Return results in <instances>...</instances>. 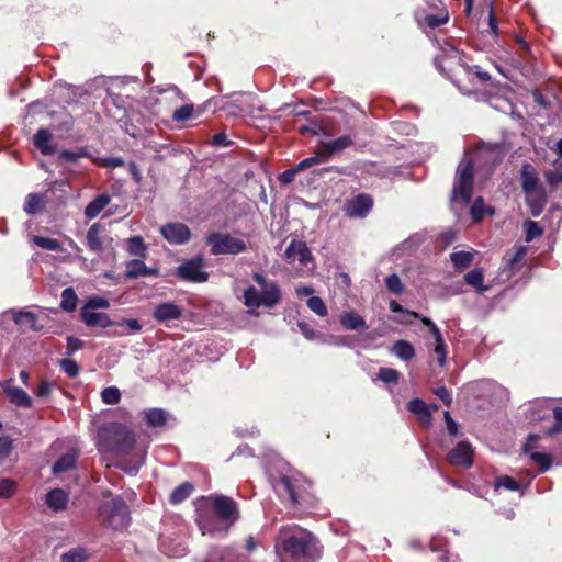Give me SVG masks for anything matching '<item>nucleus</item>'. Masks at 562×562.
Here are the masks:
<instances>
[{"label":"nucleus","mask_w":562,"mask_h":562,"mask_svg":"<svg viewBox=\"0 0 562 562\" xmlns=\"http://www.w3.org/2000/svg\"><path fill=\"white\" fill-rule=\"evenodd\" d=\"M274 551L280 562H314L318 555L315 537L297 525L280 528Z\"/></svg>","instance_id":"obj_1"},{"label":"nucleus","mask_w":562,"mask_h":562,"mask_svg":"<svg viewBox=\"0 0 562 562\" xmlns=\"http://www.w3.org/2000/svg\"><path fill=\"white\" fill-rule=\"evenodd\" d=\"M211 509H202L196 517V524L203 535H215L227 532V530L239 519L237 503L226 495L210 496Z\"/></svg>","instance_id":"obj_2"},{"label":"nucleus","mask_w":562,"mask_h":562,"mask_svg":"<svg viewBox=\"0 0 562 562\" xmlns=\"http://www.w3.org/2000/svg\"><path fill=\"white\" fill-rule=\"evenodd\" d=\"M252 279L260 285L261 290L258 291L252 285L248 286L244 291V304L249 308L274 307L281 301L279 285L274 281H268L260 272H255Z\"/></svg>","instance_id":"obj_3"},{"label":"nucleus","mask_w":562,"mask_h":562,"mask_svg":"<svg viewBox=\"0 0 562 562\" xmlns=\"http://www.w3.org/2000/svg\"><path fill=\"white\" fill-rule=\"evenodd\" d=\"M98 519L105 527L123 530L131 520L128 506L121 496L104 499L98 507Z\"/></svg>","instance_id":"obj_4"},{"label":"nucleus","mask_w":562,"mask_h":562,"mask_svg":"<svg viewBox=\"0 0 562 562\" xmlns=\"http://www.w3.org/2000/svg\"><path fill=\"white\" fill-rule=\"evenodd\" d=\"M473 159L469 153H464V157L460 161L453 182L451 201L467 205L470 203L473 194Z\"/></svg>","instance_id":"obj_5"},{"label":"nucleus","mask_w":562,"mask_h":562,"mask_svg":"<svg viewBox=\"0 0 562 562\" xmlns=\"http://www.w3.org/2000/svg\"><path fill=\"white\" fill-rule=\"evenodd\" d=\"M206 244L211 247L213 256L239 255L247 250V243L228 233L212 232L205 237Z\"/></svg>","instance_id":"obj_6"},{"label":"nucleus","mask_w":562,"mask_h":562,"mask_svg":"<svg viewBox=\"0 0 562 562\" xmlns=\"http://www.w3.org/2000/svg\"><path fill=\"white\" fill-rule=\"evenodd\" d=\"M103 432L109 437V450L120 453H130L135 445V435L127 427L114 424L103 429Z\"/></svg>","instance_id":"obj_7"},{"label":"nucleus","mask_w":562,"mask_h":562,"mask_svg":"<svg viewBox=\"0 0 562 562\" xmlns=\"http://www.w3.org/2000/svg\"><path fill=\"white\" fill-rule=\"evenodd\" d=\"M527 247L519 246L514 252H507L497 273L501 282L508 281L518 273L526 263Z\"/></svg>","instance_id":"obj_8"},{"label":"nucleus","mask_w":562,"mask_h":562,"mask_svg":"<svg viewBox=\"0 0 562 562\" xmlns=\"http://www.w3.org/2000/svg\"><path fill=\"white\" fill-rule=\"evenodd\" d=\"M176 276L190 282H205L209 278V273L203 270V259L201 257L182 262L177 268Z\"/></svg>","instance_id":"obj_9"},{"label":"nucleus","mask_w":562,"mask_h":562,"mask_svg":"<svg viewBox=\"0 0 562 562\" xmlns=\"http://www.w3.org/2000/svg\"><path fill=\"white\" fill-rule=\"evenodd\" d=\"M276 488L279 493L286 494L293 505H300L304 501L303 481L301 477L281 475Z\"/></svg>","instance_id":"obj_10"},{"label":"nucleus","mask_w":562,"mask_h":562,"mask_svg":"<svg viewBox=\"0 0 562 562\" xmlns=\"http://www.w3.org/2000/svg\"><path fill=\"white\" fill-rule=\"evenodd\" d=\"M284 258L289 263L297 260L303 267H308L310 263L314 267V256L303 240L293 239L285 249Z\"/></svg>","instance_id":"obj_11"},{"label":"nucleus","mask_w":562,"mask_h":562,"mask_svg":"<svg viewBox=\"0 0 562 562\" xmlns=\"http://www.w3.org/2000/svg\"><path fill=\"white\" fill-rule=\"evenodd\" d=\"M373 206V200L368 194H358L345 205V213L352 218L366 217Z\"/></svg>","instance_id":"obj_12"},{"label":"nucleus","mask_w":562,"mask_h":562,"mask_svg":"<svg viewBox=\"0 0 562 562\" xmlns=\"http://www.w3.org/2000/svg\"><path fill=\"white\" fill-rule=\"evenodd\" d=\"M162 237L173 245H183L191 237L190 228L182 223H168L160 228Z\"/></svg>","instance_id":"obj_13"},{"label":"nucleus","mask_w":562,"mask_h":562,"mask_svg":"<svg viewBox=\"0 0 562 562\" xmlns=\"http://www.w3.org/2000/svg\"><path fill=\"white\" fill-rule=\"evenodd\" d=\"M447 458L452 465L470 468L473 463L472 446L468 441H460L449 451Z\"/></svg>","instance_id":"obj_14"},{"label":"nucleus","mask_w":562,"mask_h":562,"mask_svg":"<svg viewBox=\"0 0 562 562\" xmlns=\"http://www.w3.org/2000/svg\"><path fill=\"white\" fill-rule=\"evenodd\" d=\"M539 438L540 437L538 435H529L527 442L524 446V452L529 454L530 459L539 464L541 472H546L552 464V458L548 453L535 451Z\"/></svg>","instance_id":"obj_15"},{"label":"nucleus","mask_w":562,"mask_h":562,"mask_svg":"<svg viewBox=\"0 0 562 562\" xmlns=\"http://www.w3.org/2000/svg\"><path fill=\"white\" fill-rule=\"evenodd\" d=\"M418 318H420L422 323L429 328V331L431 333V335L435 339V344H436L434 353L436 356L438 364L440 367H443L447 361V345L443 340V337H442L439 328L431 319H429L427 317H424V316L422 317L419 315Z\"/></svg>","instance_id":"obj_16"},{"label":"nucleus","mask_w":562,"mask_h":562,"mask_svg":"<svg viewBox=\"0 0 562 562\" xmlns=\"http://www.w3.org/2000/svg\"><path fill=\"white\" fill-rule=\"evenodd\" d=\"M182 313V307L175 302H162L155 306L153 317L158 323H167L179 319Z\"/></svg>","instance_id":"obj_17"},{"label":"nucleus","mask_w":562,"mask_h":562,"mask_svg":"<svg viewBox=\"0 0 562 562\" xmlns=\"http://www.w3.org/2000/svg\"><path fill=\"white\" fill-rule=\"evenodd\" d=\"M10 383L11 380L1 383L3 392L10 403L19 407L30 408L32 406V398L29 396V394L20 387L11 386Z\"/></svg>","instance_id":"obj_18"},{"label":"nucleus","mask_w":562,"mask_h":562,"mask_svg":"<svg viewBox=\"0 0 562 562\" xmlns=\"http://www.w3.org/2000/svg\"><path fill=\"white\" fill-rule=\"evenodd\" d=\"M520 180L521 188L525 193L533 192L540 189L538 172L536 168L529 162L522 164L520 168Z\"/></svg>","instance_id":"obj_19"},{"label":"nucleus","mask_w":562,"mask_h":562,"mask_svg":"<svg viewBox=\"0 0 562 562\" xmlns=\"http://www.w3.org/2000/svg\"><path fill=\"white\" fill-rule=\"evenodd\" d=\"M80 316H81V321L88 327L106 328V327L113 325V322L111 321L109 315L103 312L87 311V307H81Z\"/></svg>","instance_id":"obj_20"},{"label":"nucleus","mask_w":562,"mask_h":562,"mask_svg":"<svg viewBox=\"0 0 562 562\" xmlns=\"http://www.w3.org/2000/svg\"><path fill=\"white\" fill-rule=\"evenodd\" d=\"M549 403L543 400H537L528 404L524 409L526 419L530 423H537L546 419L549 416Z\"/></svg>","instance_id":"obj_21"},{"label":"nucleus","mask_w":562,"mask_h":562,"mask_svg":"<svg viewBox=\"0 0 562 562\" xmlns=\"http://www.w3.org/2000/svg\"><path fill=\"white\" fill-rule=\"evenodd\" d=\"M158 270L147 267L142 260L133 259L126 263L125 277L127 279H136L139 277H157Z\"/></svg>","instance_id":"obj_22"},{"label":"nucleus","mask_w":562,"mask_h":562,"mask_svg":"<svg viewBox=\"0 0 562 562\" xmlns=\"http://www.w3.org/2000/svg\"><path fill=\"white\" fill-rule=\"evenodd\" d=\"M407 409L414 414L418 418L419 423L425 427H429L431 425L432 416L430 407L423 400L414 398L409 401Z\"/></svg>","instance_id":"obj_23"},{"label":"nucleus","mask_w":562,"mask_h":562,"mask_svg":"<svg viewBox=\"0 0 562 562\" xmlns=\"http://www.w3.org/2000/svg\"><path fill=\"white\" fill-rule=\"evenodd\" d=\"M526 203L529 206L531 215L535 217L539 216L547 204L544 190L540 188L533 192L526 193Z\"/></svg>","instance_id":"obj_24"},{"label":"nucleus","mask_w":562,"mask_h":562,"mask_svg":"<svg viewBox=\"0 0 562 562\" xmlns=\"http://www.w3.org/2000/svg\"><path fill=\"white\" fill-rule=\"evenodd\" d=\"M68 494L63 488H53L46 495L45 503L54 512L66 509L68 504Z\"/></svg>","instance_id":"obj_25"},{"label":"nucleus","mask_w":562,"mask_h":562,"mask_svg":"<svg viewBox=\"0 0 562 562\" xmlns=\"http://www.w3.org/2000/svg\"><path fill=\"white\" fill-rule=\"evenodd\" d=\"M483 281L484 271L482 268H474L464 276V282L472 286L480 294H483L491 289V286L485 285Z\"/></svg>","instance_id":"obj_26"},{"label":"nucleus","mask_w":562,"mask_h":562,"mask_svg":"<svg viewBox=\"0 0 562 562\" xmlns=\"http://www.w3.org/2000/svg\"><path fill=\"white\" fill-rule=\"evenodd\" d=\"M102 232L103 227L99 223L92 224L87 232V245L88 248L93 252H100L103 249V243L101 239Z\"/></svg>","instance_id":"obj_27"},{"label":"nucleus","mask_w":562,"mask_h":562,"mask_svg":"<svg viewBox=\"0 0 562 562\" xmlns=\"http://www.w3.org/2000/svg\"><path fill=\"white\" fill-rule=\"evenodd\" d=\"M34 145L43 155H52L55 153V146L52 145V134L45 130L40 128L34 135Z\"/></svg>","instance_id":"obj_28"},{"label":"nucleus","mask_w":562,"mask_h":562,"mask_svg":"<svg viewBox=\"0 0 562 562\" xmlns=\"http://www.w3.org/2000/svg\"><path fill=\"white\" fill-rule=\"evenodd\" d=\"M475 250L472 251H454L450 254V260L456 271H463L469 268L474 260Z\"/></svg>","instance_id":"obj_29"},{"label":"nucleus","mask_w":562,"mask_h":562,"mask_svg":"<svg viewBox=\"0 0 562 562\" xmlns=\"http://www.w3.org/2000/svg\"><path fill=\"white\" fill-rule=\"evenodd\" d=\"M340 324L344 328L349 329V330H358V329H367L368 328L364 318L355 312L344 313L340 316Z\"/></svg>","instance_id":"obj_30"},{"label":"nucleus","mask_w":562,"mask_h":562,"mask_svg":"<svg viewBox=\"0 0 562 562\" xmlns=\"http://www.w3.org/2000/svg\"><path fill=\"white\" fill-rule=\"evenodd\" d=\"M13 319L19 326H27L34 331L42 330L43 326L38 324L37 316L29 311L15 312Z\"/></svg>","instance_id":"obj_31"},{"label":"nucleus","mask_w":562,"mask_h":562,"mask_svg":"<svg viewBox=\"0 0 562 562\" xmlns=\"http://www.w3.org/2000/svg\"><path fill=\"white\" fill-rule=\"evenodd\" d=\"M110 203V198L106 194H100L94 198L85 209V215L89 218H95L103 209Z\"/></svg>","instance_id":"obj_32"},{"label":"nucleus","mask_w":562,"mask_h":562,"mask_svg":"<svg viewBox=\"0 0 562 562\" xmlns=\"http://www.w3.org/2000/svg\"><path fill=\"white\" fill-rule=\"evenodd\" d=\"M78 454L76 451H69L63 454L53 465V473L58 474L71 470L76 467Z\"/></svg>","instance_id":"obj_33"},{"label":"nucleus","mask_w":562,"mask_h":562,"mask_svg":"<svg viewBox=\"0 0 562 562\" xmlns=\"http://www.w3.org/2000/svg\"><path fill=\"white\" fill-rule=\"evenodd\" d=\"M392 353L404 361L412 360L416 355L413 345L406 340H397L392 347Z\"/></svg>","instance_id":"obj_34"},{"label":"nucleus","mask_w":562,"mask_h":562,"mask_svg":"<svg viewBox=\"0 0 562 562\" xmlns=\"http://www.w3.org/2000/svg\"><path fill=\"white\" fill-rule=\"evenodd\" d=\"M145 420L150 427H160L167 420V413L161 408H150L144 412Z\"/></svg>","instance_id":"obj_35"},{"label":"nucleus","mask_w":562,"mask_h":562,"mask_svg":"<svg viewBox=\"0 0 562 562\" xmlns=\"http://www.w3.org/2000/svg\"><path fill=\"white\" fill-rule=\"evenodd\" d=\"M194 486L189 483L184 482L177 486L170 494L169 501L171 504H180L183 501H186L193 492Z\"/></svg>","instance_id":"obj_36"},{"label":"nucleus","mask_w":562,"mask_h":562,"mask_svg":"<svg viewBox=\"0 0 562 562\" xmlns=\"http://www.w3.org/2000/svg\"><path fill=\"white\" fill-rule=\"evenodd\" d=\"M353 143L352 138L349 135L340 136L336 139L329 140L324 144V147L327 154L338 153L348 148Z\"/></svg>","instance_id":"obj_37"},{"label":"nucleus","mask_w":562,"mask_h":562,"mask_svg":"<svg viewBox=\"0 0 562 562\" xmlns=\"http://www.w3.org/2000/svg\"><path fill=\"white\" fill-rule=\"evenodd\" d=\"M77 294L72 288H66L61 292L60 307L66 312H74L77 307Z\"/></svg>","instance_id":"obj_38"},{"label":"nucleus","mask_w":562,"mask_h":562,"mask_svg":"<svg viewBox=\"0 0 562 562\" xmlns=\"http://www.w3.org/2000/svg\"><path fill=\"white\" fill-rule=\"evenodd\" d=\"M127 250L130 255L137 257L146 256V245L140 236H133L128 239Z\"/></svg>","instance_id":"obj_39"},{"label":"nucleus","mask_w":562,"mask_h":562,"mask_svg":"<svg viewBox=\"0 0 562 562\" xmlns=\"http://www.w3.org/2000/svg\"><path fill=\"white\" fill-rule=\"evenodd\" d=\"M449 21V13L448 11L442 8L439 13L437 14H427L425 16V22L427 25L431 29L439 27Z\"/></svg>","instance_id":"obj_40"},{"label":"nucleus","mask_w":562,"mask_h":562,"mask_svg":"<svg viewBox=\"0 0 562 562\" xmlns=\"http://www.w3.org/2000/svg\"><path fill=\"white\" fill-rule=\"evenodd\" d=\"M33 241L36 246L45 250L60 251L63 249L60 243L55 238L34 236Z\"/></svg>","instance_id":"obj_41"},{"label":"nucleus","mask_w":562,"mask_h":562,"mask_svg":"<svg viewBox=\"0 0 562 562\" xmlns=\"http://www.w3.org/2000/svg\"><path fill=\"white\" fill-rule=\"evenodd\" d=\"M546 180L550 186H558L562 182V161H554L551 169L546 175Z\"/></svg>","instance_id":"obj_42"},{"label":"nucleus","mask_w":562,"mask_h":562,"mask_svg":"<svg viewBox=\"0 0 562 562\" xmlns=\"http://www.w3.org/2000/svg\"><path fill=\"white\" fill-rule=\"evenodd\" d=\"M385 286L395 295H401L405 291V285L396 273H392L385 279Z\"/></svg>","instance_id":"obj_43"},{"label":"nucleus","mask_w":562,"mask_h":562,"mask_svg":"<svg viewBox=\"0 0 562 562\" xmlns=\"http://www.w3.org/2000/svg\"><path fill=\"white\" fill-rule=\"evenodd\" d=\"M16 483L12 479L0 477V499H9L13 496Z\"/></svg>","instance_id":"obj_44"},{"label":"nucleus","mask_w":562,"mask_h":562,"mask_svg":"<svg viewBox=\"0 0 562 562\" xmlns=\"http://www.w3.org/2000/svg\"><path fill=\"white\" fill-rule=\"evenodd\" d=\"M101 398H102L103 403L109 404V405H114L120 402L121 392L115 386H109V387H105L101 392Z\"/></svg>","instance_id":"obj_45"},{"label":"nucleus","mask_w":562,"mask_h":562,"mask_svg":"<svg viewBox=\"0 0 562 562\" xmlns=\"http://www.w3.org/2000/svg\"><path fill=\"white\" fill-rule=\"evenodd\" d=\"M306 303H307L308 308L312 312H314L316 315L322 316V317L327 315V313H328L327 307L321 297L311 296Z\"/></svg>","instance_id":"obj_46"},{"label":"nucleus","mask_w":562,"mask_h":562,"mask_svg":"<svg viewBox=\"0 0 562 562\" xmlns=\"http://www.w3.org/2000/svg\"><path fill=\"white\" fill-rule=\"evenodd\" d=\"M486 211H488L490 213H493L492 210L485 209L483 198H477V199H475V201L473 202V204L471 206V210H470L471 217L473 218V221L479 222L482 220V217Z\"/></svg>","instance_id":"obj_47"},{"label":"nucleus","mask_w":562,"mask_h":562,"mask_svg":"<svg viewBox=\"0 0 562 562\" xmlns=\"http://www.w3.org/2000/svg\"><path fill=\"white\" fill-rule=\"evenodd\" d=\"M87 559L85 549L74 548L61 555V562H83Z\"/></svg>","instance_id":"obj_48"},{"label":"nucleus","mask_w":562,"mask_h":562,"mask_svg":"<svg viewBox=\"0 0 562 562\" xmlns=\"http://www.w3.org/2000/svg\"><path fill=\"white\" fill-rule=\"evenodd\" d=\"M60 369L70 378H76L80 372L78 363L69 358L59 361Z\"/></svg>","instance_id":"obj_49"},{"label":"nucleus","mask_w":562,"mask_h":562,"mask_svg":"<svg viewBox=\"0 0 562 562\" xmlns=\"http://www.w3.org/2000/svg\"><path fill=\"white\" fill-rule=\"evenodd\" d=\"M494 487L495 490L503 487L508 491H518L519 483L515 479L504 475L496 479Z\"/></svg>","instance_id":"obj_50"},{"label":"nucleus","mask_w":562,"mask_h":562,"mask_svg":"<svg viewBox=\"0 0 562 562\" xmlns=\"http://www.w3.org/2000/svg\"><path fill=\"white\" fill-rule=\"evenodd\" d=\"M193 110H194V108L192 104H184L175 110V112L172 114V119L176 122H186L189 119H191V116L193 114Z\"/></svg>","instance_id":"obj_51"},{"label":"nucleus","mask_w":562,"mask_h":562,"mask_svg":"<svg viewBox=\"0 0 562 562\" xmlns=\"http://www.w3.org/2000/svg\"><path fill=\"white\" fill-rule=\"evenodd\" d=\"M110 306L109 301L103 296H91L89 297L82 307H87V311H93L97 308H108Z\"/></svg>","instance_id":"obj_52"},{"label":"nucleus","mask_w":562,"mask_h":562,"mask_svg":"<svg viewBox=\"0 0 562 562\" xmlns=\"http://www.w3.org/2000/svg\"><path fill=\"white\" fill-rule=\"evenodd\" d=\"M378 378L384 383H397L400 373L392 368H380Z\"/></svg>","instance_id":"obj_53"},{"label":"nucleus","mask_w":562,"mask_h":562,"mask_svg":"<svg viewBox=\"0 0 562 562\" xmlns=\"http://www.w3.org/2000/svg\"><path fill=\"white\" fill-rule=\"evenodd\" d=\"M88 151L87 149H79V150H61L59 154V158L67 162H76L79 158L87 157Z\"/></svg>","instance_id":"obj_54"},{"label":"nucleus","mask_w":562,"mask_h":562,"mask_svg":"<svg viewBox=\"0 0 562 562\" xmlns=\"http://www.w3.org/2000/svg\"><path fill=\"white\" fill-rule=\"evenodd\" d=\"M326 158H327V154H326V155H319V154H317V155H315V156H312V157H308V158H305V159L301 160V161L296 165V167H297V169H299L300 171H302V170H305V169H307V168H311V167H313V166H315V165H317V164H321V162L325 161V160H326Z\"/></svg>","instance_id":"obj_55"},{"label":"nucleus","mask_w":562,"mask_h":562,"mask_svg":"<svg viewBox=\"0 0 562 562\" xmlns=\"http://www.w3.org/2000/svg\"><path fill=\"white\" fill-rule=\"evenodd\" d=\"M554 424L547 430V435L553 436L562 432V407H555L553 409Z\"/></svg>","instance_id":"obj_56"},{"label":"nucleus","mask_w":562,"mask_h":562,"mask_svg":"<svg viewBox=\"0 0 562 562\" xmlns=\"http://www.w3.org/2000/svg\"><path fill=\"white\" fill-rule=\"evenodd\" d=\"M543 231L537 222L529 221L526 223V241H531L542 235Z\"/></svg>","instance_id":"obj_57"},{"label":"nucleus","mask_w":562,"mask_h":562,"mask_svg":"<svg viewBox=\"0 0 562 562\" xmlns=\"http://www.w3.org/2000/svg\"><path fill=\"white\" fill-rule=\"evenodd\" d=\"M13 449V440L9 436L0 437V461L7 459Z\"/></svg>","instance_id":"obj_58"},{"label":"nucleus","mask_w":562,"mask_h":562,"mask_svg":"<svg viewBox=\"0 0 562 562\" xmlns=\"http://www.w3.org/2000/svg\"><path fill=\"white\" fill-rule=\"evenodd\" d=\"M40 203H41V198L37 194L31 193L26 198V201L24 204V211L27 214H34L37 211Z\"/></svg>","instance_id":"obj_59"},{"label":"nucleus","mask_w":562,"mask_h":562,"mask_svg":"<svg viewBox=\"0 0 562 562\" xmlns=\"http://www.w3.org/2000/svg\"><path fill=\"white\" fill-rule=\"evenodd\" d=\"M83 347V341L79 338L69 336L67 337V345H66V355L71 356L76 351L80 350Z\"/></svg>","instance_id":"obj_60"},{"label":"nucleus","mask_w":562,"mask_h":562,"mask_svg":"<svg viewBox=\"0 0 562 562\" xmlns=\"http://www.w3.org/2000/svg\"><path fill=\"white\" fill-rule=\"evenodd\" d=\"M211 144L215 147H228L233 144V142L227 138L225 133L221 132L216 133L212 137Z\"/></svg>","instance_id":"obj_61"},{"label":"nucleus","mask_w":562,"mask_h":562,"mask_svg":"<svg viewBox=\"0 0 562 562\" xmlns=\"http://www.w3.org/2000/svg\"><path fill=\"white\" fill-rule=\"evenodd\" d=\"M434 394L439 397L446 406H450L452 404V396L446 386L435 389Z\"/></svg>","instance_id":"obj_62"},{"label":"nucleus","mask_w":562,"mask_h":562,"mask_svg":"<svg viewBox=\"0 0 562 562\" xmlns=\"http://www.w3.org/2000/svg\"><path fill=\"white\" fill-rule=\"evenodd\" d=\"M53 384L48 381H42L36 390V395L41 398H46L50 395Z\"/></svg>","instance_id":"obj_63"},{"label":"nucleus","mask_w":562,"mask_h":562,"mask_svg":"<svg viewBox=\"0 0 562 562\" xmlns=\"http://www.w3.org/2000/svg\"><path fill=\"white\" fill-rule=\"evenodd\" d=\"M297 327L300 329V331L302 333V335L308 339V340H312L315 338L316 334H315V330L305 322H300L297 324Z\"/></svg>","instance_id":"obj_64"}]
</instances>
